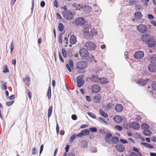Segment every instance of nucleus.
<instances>
[{
	"label": "nucleus",
	"mask_w": 156,
	"mask_h": 156,
	"mask_svg": "<svg viewBox=\"0 0 156 156\" xmlns=\"http://www.w3.org/2000/svg\"><path fill=\"white\" fill-rule=\"evenodd\" d=\"M43 148H44V145H43L42 144L41 145V147H40V151H39L40 154H41L42 153V152L43 151Z\"/></svg>",
	"instance_id": "052dcab7"
},
{
	"label": "nucleus",
	"mask_w": 156,
	"mask_h": 156,
	"mask_svg": "<svg viewBox=\"0 0 156 156\" xmlns=\"http://www.w3.org/2000/svg\"><path fill=\"white\" fill-rule=\"evenodd\" d=\"M83 77V75H80L78 76L76 78L77 86L79 87H81L84 84Z\"/></svg>",
	"instance_id": "39448f33"
},
{
	"label": "nucleus",
	"mask_w": 156,
	"mask_h": 156,
	"mask_svg": "<svg viewBox=\"0 0 156 156\" xmlns=\"http://www.w3.org/2000/svg\"><path fill=\"white\" fill-rule=\"evenodd\" d=\"M86 100L89 102H90L91 101V100L90 99V96H89L87 95L86 96Z\"/></svg>",
	"instance_id": "e2e57ef3"
},
{
	"label": "nucleus",
	"mask_w": 156,
	"mask_h": 156,
	"mask_svg": "<svg viewBox=\"0 0 156 156\" xmlns=\"http://www.w3.org/2000/svg\"><path fill=\"white\" fill-rule=\"evenodd\" d=\"M53 107L52 106H51L49 108L48 110V118L50 117L52 111Z\"/></svg>",
	"instance_id": "2f4dec72"
},
{
	"label": "nucleus",
	"mask_w": 156,
	"mask_h": 156,
	"mask_svg": "<svg viewBox=\"0 0 156 156\" xmlns=\"http://www.w3.org/2000/svg\"><path fill=\"white\" fill-rule=\"evenodd\" d=\"M87 114L89 116L93 118L96 119V116L95 115L91 112H88Z\"/></svg>",
	"instance_id": "58836bf2"
},
{
	"label": "nucleus",
	"mask_w": 156,
	"mask_h": 156,
	"mask_svg": "<svg viewBox=\"0 0 156 156\" xmlns=\"http://www.w3.org/2000/svg\"><path fill=\"white\" fill-rule=\"evenodd\" d=\"M101 97V95L100 94H98L95 95L94 98V102L96 103H100Z\"/></svg>",
	"instance_id": "f3484780"
},
{
	"label": "nucleus",
	"mask_w": 156,
	"mask_h": 156,
	"mask_svg": "<svg viewBox=\"0 0 156 156\" xmlns=\"http://www.w3.org/2000/svg\"><path fill=\"white\" fill-rule=\"evenodd\" d=\"M90 31L93 34V35H95L97 34V31L96 30L95 28H92L90 29Z\"/></svg>",
	"instance_id": "de8ad7c7"
},
{
	"label": "nucleus",
	"mask_w": 156,
	"mask_h": 156,
	"mask_svg": "<svg viewBox=\"0 0 156 156\" xmlns=\"http://www.w3.org/2000/svg\"><path fill=\"white\" fill-rule=\"evenodd\" d=\"M2 89L3 90H6L7 89V84H4L2 86Z\"/></svg>",
	"instance_id": "69168bd1"
},
{
	"label": "nucleus",
	"mask_w": 156,
	"mask_h": 156,
	"mask_svg": "<svg viewBox=\"0 0 156 156\" xmlns=\"http://www.w3.org/2000/svg\"><path fill=\"white\" fill-rule=\"evenodd\" d=\"M99 80L101 83L104 84H106L109 82V81L108 79L106 78H105L104 77L99 78Z\"/></svg>",
	"instance_id": "4be33fe9"
},
{
	"label": "nucleus",
	"mask_w": 156,
	"mask_h": 156,
	"mask_svg": "<svg viewBox=\"0 0 156 156\" xmlns=\"http://www.w3.org/2000/svg\"><path fill=\"white\" fill-rule=\"evenodd\" d=\"M69 42L72 44H76V39L74 35H72L71 36L69 39Z\"/></svg>",
	"instance_id": "6ab92c4d"
},
{
	"label": "nucleus",
	"mask_w": 156,
	"mask_h": 156,
	"mask_svg": "<svg viewBox=\"0 0 156 156\" xmlns=\"http://www.w3.org/2000/svg\"><path fill=\"white\" fill-rule=\"evenodd\" d=\"M62 52L63 56L64 58H66L67 57L66 52V50L64 48H62Z\"/></svg>",
	"instance_id": "a19ab883"
},
{
	"label": "nucleus",
	"mask_w": 156,
	"mask_h": 156,
	"mask_svg": "<svg viewBox=\"0 0 156 156\" xmlns=\"http://www.w3.org/2000/svg\"><path fill=\"white\" fill-rule=\"evenodd\" d=\"M26 80H27L28 82L30 81V79L29 76H27L25 78H23V81L24 82H25Z\"/></svg>",
	"instance_id": "bf43d9fd"
},
{
	"label": "nucleus",
	"mask_w": 156,
	"mask_h": 156,
	"mask_svg": "<svg viewBox=\"0 0 156 156\" xmlns=\"http://www.w3.org/2000/svg\"><path fill=\"white\" fill-rule=\"evenodd\" d=\"M14 101H13L6 102V105L8 106H9L12 104Z\"/></svg>",
	"instance_id": "3c124183"
},
{
	"label": "nucleus",
	"mask_w": 156,
	"mask_h": 156,
	"mask_svg": "<svg viewBox=\"0 0 156 156\" xmlns=\"http://www.w3.org/2000/svg\"><path fill=\"white\" fill-rule=\"evenodd\" d=\"M83 8L84 12L86 13H89L91 11V7L89 5H84Z\"/></svg>",
	"instance_id": "2eb2a0df"
},
{
	"label": "nucleus",
	"mask_w": 156,
	"mask_h": 156,
	"mask_svg": "<svg viewBox=\"0 0 156 156\" xmlns=\"http://www.w3.org/2000/svg\"><path fill=\"white\" fill-rule=\"evenodd\" d=\"M89 131L92 132H96L97 131V129L95 127H92L89 128Z\"/></svg>",
	"instance_id": "4c0bfd02"
},
{
	"label": "nucleus",
	"mask_w": 156,
	"mask_h": 156,
	"mask_svg": "<svg viewBox=\"0 0 156 156\" xmlns=\"http://www.w3.org/2000/svg\"><path fill=\"white\" fill-rule=\"evenodd\" d=\"M133 151H135V152H137V153L140 156H141V153L139 151V149L138 148H137L136 147H134L133 148Z\"/></svg>",
	"instance_id": "c03bdc74"
},
{
	"label": "nucleus",
	"mask_w": 156,
	"mask_h": 156,
	"mask_svg": "<svg viewBox=\"0 0 156 156\" xmlns=\"http://www.w3.org/2000/svg\"><path fill=\"white\" fill-rule=\"evenodd\" d=\"M144 134L147 136H149L151 134V132L148 129H145L143 131Z\"/></svg>",
	"instance_id": "72a5a7b5"
},
{
	"label": "nucleus",
	"mask_w": 156,
	"mask_h": 156,
	"mask_svg": "<svg viewBox=\"0 0 156 156\" xmlns=\"http://www.w3.org/2000/svg\"><path fill=\"white\" fill-rule=\"evenodd\" d=\"M141 127L143 129H148L149 128V126L145 123H143L141 125Z\"/></svg>",
	"instance_id": "473e14b6"
},
{
	"label": "nucleus",
	"mask_w": 156,
	"mask_h": 156,
	"mask_svg": "<svg viewBox=\"0 0 156 156\" xmlns=\"http://www.w3.org/2000/svg\"><path fill=\"white\" fill-rule=\"evenodd\" d=\"M58 55L60 60L62 62H63L64 60L61 55V53L59 52Z\"/></svg>",
	"instance_id": "4d7b16f0"
},
{
	"label": "nucleus",
	"mask_w": 156,
	"mask_h": 156,
	"mask_svg": "<svg viewBox=\"0 0 156 156\" xmlns=\"http://www.w3.org/2000/svg\"><path fill=\"white\" fill-rule=\"evenodd\" d=\"M63 35V34H60L59 35L58 37V42L60 44H62V35Z\"/></svg>",
	"instance_id": "79ce46f5"
},
{
	"label": "nucleus",
	"mask_w": 156,
	"mask_h": 156,
	"mask_svg": "<svg viewBox=\"0 0 156 156\" xmlns=\"http://www.w3.org/2000/svg\"><path fill=\"white\" fill-rule=\"evenodd\" d=\"M148 17L149 19H152L154 18V16L151 14H148Z\"/></svg>",
	"instance_id": "680f3d73"
},
{
	"label": "nucleus",
	"mask_w": 156,
	"mask_h": 156,
	"mask_svg": "<svg viewBox=\"0 0 156 156\" xmlns=\"http://www.w3.org/2000/svg\"><path fill=\"white\" fill-rule=\"evenodd\" d=\"M112 134L111 133L108 132L107 134L105 137V141L107 143L109 144L111 143V140H110V138L112 137Z\"/></svg>",
	"instance_id": "ddd939ff"
},
{
	"label": "nucleus",
	"mask_w": 156,
	"mask_h": 156,
	"mask_svg": "<svg viewBox=\"0 0 156 156\" xmlns=\"http://www.w3.org/2000/svg\"><path fill=\"white\" fill-rule=\"evenodd\" d=\"M87 147V141L86 140H83L81 142V147L82 148H86Z\"/></svg>",
	"instance_id": "f704fd0d"
},
{
	"label": "nucleus",
	"mask_w": 156,
	"mask_h": 156,
	"mask_svg": "<svg viewBox=\"0 0 156 156\" xmlns=\"http://www.w3.org/2000/svg\"><path fill=\"white\" fill-rule=\"evenodd\" d=\"M87 64L85 62L79 61L76 63V68L78 70H83L87 67Z\"/></svg>",
	"instance_id": "f03ea898"
},
{
	"label": "nucleus",
	"mask_w": 156,
	"mask_h": 156,
	"mask_svg": "<svg viewBox=\"0 0 156 156\" xmlns=\"http://www.w3.org/2000/svg\"><path fill=\"white\" fill-rule=\"evenodd\" d=\"M141 144L148 148L152 149L154 148V147L151 144L147 143L142 142Z\"/></svg>",
	"instance_id": "a878e982"
},
{
	"label": "nucleus",
	"mask_w": 156,
	"mask_h": 156,
	"mask_svg": "<svg viewBox=\"0 0 156 156\" xmlns=\"http://www.w3.org/2000/svg\"><path fill=\"white\" fill-rule=\"evenodd\" d=\"M135 17L139 19H140L143 16L141 13L140 12H137L134 14Z\"/></svg>",
	"instance_id": "bb28decb"
},
{
	"label": "nucleus",
	"mask_w": 156,
	"mask_h": 156,
	"mask_svg": "<svg viewBox=\"0 0 156 156\" xmlns=\"http://www.w3.org/2000/svg\"><path fill=\"white\" fill-rule=\"evenodd\" d=\"M119 141V138L117 136H113L112 137L111 142L112 144H115Z\"/></svg>",
	"instance_id": "5701e85b"
},
{
	"label": "nucleus",
	"mask_w": 156,
	"mask_h": 156,
	"mask_svg": "<svg viewBox=\"0 0 156 156\" xmlns=\"http://www.w3.org/2000/svg\"><path fill=\"white\" fill-rule=\"evenodd\" d=\"M144 53L143 51H139L135 52L134 55V57L136 59H140L143 58Z\"/></svg>",
	"instance_id": "0eeeda50"
},
{
	"label": "nucleus",
	"mask_w": 156,
	"mask_h": 156,
	"mask_svg": "<svg viewBox=\"0 0 156 156\" xmlns=\"http://www.w3.org/2000/svg\"><path fill=\"white\" fill-rule=\"evenodd\" d=\"M132 127L134 129L137 130L140 128L139 124L136 122H133L131 124Z\"/></svg>",
	"instance_id": "a211bd4d"
},
{
	"label": "nucleus",
	"mask_w": 156,
	"mask_h": 156,
	"mask_svg": "<svg viewBox=\"0 0 156 156\" xmlns=\"http://www.w3.org/2000/svg\"><path fill=\"white\" fill-rule=\"evenodd\" d=\"M76 136H77L75 134L72 135L69 138L70 142L71 143L73 142L76 138Z\"/></svg>",
	"instance_id": "c9c22d12"
},
{
	"label": "nucleus",
	"mask_w": 156,
	"mask_h": 156,
	"mask_svg": "<svg viewBox=\"0 0 156 156\" xmlns=\"http://www.w3.org/2000/svg\"><path fill=\"white\" fill-rule=\"evenodd\" d=\"M151 140L152 141L156 142V137L153 136L151 138Z\"/></svg>",
	"instance_id": "774afa93"
},
{
	"label": "nucleus",
	"mask_w": 156,
	"mask_h": 156,
	"mask_svg": "<svg viewBox=\"0 0 156 156\" xmlns=\"http://www.w3.org/2000/svg\"><path fill=\"white\" fill-rule=\"evenodd\" d=\"M137 29L140 32L144 33L147 31V28L145 24H142L137 27Z\"/></svg>",
	"instance_id": "1a4fd4ad"
},
{
	"label": "nucleus",
	"mask_w": 156,
	"mask_h": 156,
	"mask_svg": "<svg viewBox=\"0 0 156 156\" xmlns=\"http://www.w3.org/2000/svg\"><path fill=\"white\" fill-rule=\"evenodd\" d=\"M141 41L147 44L148 46L150 48L155 47L156 42L153 37H151L149 34H143L141 37Z\"/></svg>",
	"instance_id": "f257e3e1"
},
{
	"label": "nucleus",
	"mask_w": 156,
	"mask_h": 156,
	"mask_svg": "<svg viewBox=\"0 0 156 156\" xmlns=\"http://www.w3.org/2000/svg\"><path fill=\"white\" fill-rule=\"evenodd\" d=\"M99 78L97 75H94L90 77V80L92 81L97 83L98 82Z\"/></svg>",
	"instance_id": "412c9836"
},
{
	"label": "nucleus",
	"mask_w": 156,
	"mask_h": 156,
	"mask_svg": "<svg viewBox=\"0 0 156 156\" xmlns=\"http://www.w3.org/2000/svg\"><path fill=\"white\" fill-rule=\"evenodd\" d=\"M91 90L92 92L97 93L100 91L101 87L97 84H94L92 86Z\"/></svg>",
	"instance_id": "f8f14e48"
},
{
	"label": "nucleus",
	"mask_w": 156,
	"mask_h": 156,
	"mask_svg": "<svg viewBox=\"0 0 156 156\" xmlns=\"http://www.w3.org/2000/svg\"><path fill=\"white\" fill-rule=\"evenodd\" d=\"M99 112L101 115L105 118H107L108 117V114L104 112L101 109H100Z\"/></svg>",
	"instance_id": "cd10ccee"
},
{
	"label": "nucleus",
	"mask_w": 156,
	"mask_h": 156,
	"mask_svg": "<svg viewBox=\"0 0 156 156\" xmlns=\"http://www.w3.org/2000/svg\"><path fill=\"white\" fill-rule=\"evenodd\" d=\"M151 89L152 90H150V92H152L153 90H154L156 91V82L154 81L152 83L151 85Z\"/></svg>",
	"instance_id": "c85d7f7f"
},
{
	"label": "nucleus",
	"mask_w": 156,
	"mask_h": 156,
	"mask_svg": "<svg viewBox=\"0 0 156 156\" xmlns=\"http://www.w3.org/2000/svg\"><path fill=\"white\" fill-rule=\"evenodd\" d=\"M115 128L117 130L119 131H122V126L119 125H116L115 126Z\"/></svg>",
	"instance_id": "37998d69"
},
{
	"label": "nucleus",
	"mask_w": 156,
	"mask_h": 156,
	"mask_svg": "<svg viewBox=\"0 0 156 156\" xmlns=\"http://www.w3.org/2000/svg\"><path fill=\"white\" fill-rule=\"evenodd\" d=\"M45 5V2L44 1H42L40 3V6L42 7H44Z\"/></svg>",
	"instance_id": "0e129e2a"
},
{
	"label": "nucleus",
	"mask_w": 156,
	"mask_h": 156,
	"mask_svg": "<svg viewBox=\"0 0 156 156\" xmlns=\"http://www.w3.org/2000/svg\"><path fill=\"white\" fill-rule=\"evenodd\" d=\"M94 9V11L95 12H98L99 13L101 11L100 10V8L96 4H94L93 5Z\"/></svg>",
	"instance_id": "c756f323"
},
{
	"label": "nucleus",
	"mask_w": 156,
	"mask_h": 156,
	"mask_svg": "<svg viewBox=\"0 0 156 156\" xmlns=\"http://www.w3.org/2000/svg\"><path fill=\"white\" fill-rule=\"evenodd\" d=\"M141 119V117L140 116H137L136 118V120L137 121H140Z\"/></svg>",
	"instance_id": "338daca9"
},
{
	"label": "nucleus",
	"mask_w": 156,
	"mask_h": 156,
	"mask_svg": "<svg viewBox=\"0 0 156 156\" xmlns=\"http://www.w3.org/2000/svg\"><path fill=\"white\" fill-rule=\"evenodd\" d=\"M120 141L123 144H127L128 142V141L127 140L122 139H120Z\"/></svg>",
	"instance_id": "864d4df0"
},
{
	"label": "nucleus",
	"mask_w": 156,
	"mask_h": 156,
	"mask_svg": "<svg viewBox=\"0 0 156 156\" xmlns=\"http://www.w3.org/2000/svg\"><path fill=\"white\" fill-rule=\"evenodd\" d=\"M64 26L63 24L62 23H59L58 24V29L60 31H62L64 29Z\"/></svg>",
	"instance_id": "7c9ffc66"
},
{
	"label": "nucleus",
	"mask_w": 156,
	"mask_h": 156,
	"mask_svg": "<svg viewBox=\"0 0 156 156\" xmlns=\"http://www.w3.org/2000/svg\"><path fill=\"white\" fill-rule=\"evenodd\" d=\"M79 54L81 57L84 58L87 57L89 55V53L87 50L84 48L80 50Z\"/></svg>",
	"instance_id": "423d86ee"
},
{
	"label": "nucleus",
	"mask_w": 156,
	"mask_h": 156,
	"mask_svg": "<svg viewBox=\"0 0 156 156\" xmlns=\"http://www.w3.org/2000/svg\"><path fill=\"white\" fill-rule=\"evenodd\" d=\"M66 68L67 69L68 71L70 72H71L72 70L70 66L68 64H66Z\"/></svg>",
	"instance_id": "6e6d98bb"
},
{
	"label": "nucleus",
	"mask_w": 156,
	"mask_h": 156,
	"mask_svg": "<svg viewBox=\"0 0 156 156\" xmlns=\"http://www.w3.org/2000/svg\"><path fill=\"white\" fill-rule=\"evenodd\" d=\"M86 22L83 18L79 17L76 18L75 20V23L77 26H82Z\"/></svg>",
	"instance_id": "6e6552de"
},
{
	"label": "nucleus",
	"mask_w": 156,
	"mask_h": 156,
	"mask_svg": "<svg viewBox=\"0 0 156 156\" xmlns=\"http://www.w3.org/2000/svg\"><path fill=\"white\" fill-rule=\"evenodd\" d=\"M137 83L141 86H144L146 84V81L144 79H140L138 80Z\"/></svg>",
	"instance_id": "393cba45"
},
{
	"label": "nucleus",
	"mask_w": 156,
	"mask_h": 156,
	"mask_svg": "<svg viewBox=\"0 0 156 156\" xmlns=\"http://www.w3.org/2000/svg\"><path fill=\"white\" fill-rule=\"evenodd\" d=\"M37 153V151L35 147H34L32 150V154L33 155H35Z\"/></svg>",
	"instance_id": "09e8293b"
},
{
	"label": "nucleus",
	"mask_w": 156,
	"mask_h": 156,
	"mask_svg": "<svg viewBox=\"0 0 156 156\" xmlns=\"http://www.w3.org/2000/svg\"><path fill=\"white\" fill-rule=\"evenodd\" d=\"M151 61L153 63L156 62V55H154L151 58Z\"/></svg>",
	"instance_id": "a18cd8bd"
},
{
	"label": "nucleus",
	"mask_w": 156,
	"mask_h": 156,
	"mask_svg": "<svg viewBox=\"0 0 156 156\" xmlns=\"http://www.w3.org/2000/svg\"><path fill=\"white\" fill-rule=\"evenodd\" d=\"M34 6V0H33L32 1V7L31 8V12L32 13L33 12Z\"/></svg>",
	"instance_id": "5fc2aeb1"
},
{
	"label": "nucleus",
	"mask_w": 156,
	"mask_h": 156,
	"mask_svg": "<svg viewBox=\"0 0 156 156\" xmlns=\"http://www.w3.org/2000/svg\"><path fill=\"white\" fill-rule=\"evenodd\" d=\"M69 63L71 67H73V63L72 60L70 59L69 61Z\"/></svg>",
	"instance_id": "603ef678"
},
{
	"label": "nucleus",
	"mask_w": 156,
	"mask_h": 156,
	"mask_svg": "<svg viewBox=\"0 0 156 156\" xmlns=\"http://www.w3.org/2000/svg\"><path fill=\"white\" fill-rule=\"evenodd\" d=\"M9 71L8 68V66L7 65H6L4 68V70L3 71V72L4 73H6L9 72Z\"/></svg>",
	"instance_id": "49530a36"
},
{
	"label": "nucleus",
	"mask_w": 156,
	"mask_h": 156,
	"mask_svg": "<svg viewBox=\"0 0 156 156\" xmlns=\"http://www.w3.org/2000/svg\"><path fill=\"white\" fill-rule=\"evenodd\" d=\"M87 36L90 37L89 38V39H91L92 38H93L94 36L93 34H92L90 30H88V32L87 33Z\"/></svg>",
	"instance_id": "ea45409f"
},
{
	"label": "nucleus",
	"mask_w": 156,
	"mask_h": 156,
	"mask_svg": "<svg viewBox=\"0 0 156 156\" xmlns=\"http://www.w3.org/2000/svg\"><path fill=\"white\" fill-rule=\"evenodd\" d=\"M84 47L87 48V50L90 51L94 50L96 48V45L94 43L91 41H88L85 43Z\"/></svg>",
	"instance_id": "7ed1b4c3"
},
{
	"label": "nucleus",
	"mask_w": 156,
	"mask_h": 156,
	"mask_svg": "<svg viewBox=\"0 0 156 156\" xmlns=\"http://www.w3.org/2000/svg\"><path fill=\"white\" fill-rule=\"evenodd\" d=\"M148 69L151 72H154L156 71V64L152 63L148 66Z\"/></svg>",
	"instance_id": "9b49d317"
},
{
	"label": "nucleus",
	"mask_w": 156,
	"mask_h": 156,
	"mask_svg": "<svg viewBox=\"0 0 156 156\" xmlns=\"http://www.w3.org/2000/svg\"><path fill=\"white\" fill-rule=\"evenodd\" d=\"M123 127L125 129L128 130L131 127V126L129 123H125L123 125Z\"/></svg>",
	"instance_id": "e433bc0d"
},
{
	"label": "nucleus",
	"mask_w": 156,
	"mask_h": 156,
	"mask_svg": "<svg viewBox=\"0 0 156 156\" xmlns=\"http://www.w3.org/2000/svg\"><path fill=\"white\" fill-rule=\"evenodd\" d=\"M115 147L116 149L120 152H123L124 150V147L121 144H118L115 145Z\"/></svg>",
	"instance_id": "4468645a"
},
{
	"label": "nucleus",
	"mask_w": 156,
	"mask_h": 156,
	"mask_svg": "<svg viewBox=\"0 0 156 156\" xmlns=\"http://www.w3.org/2000/svg\"><path fill=\"white\" fill-rule=\"evenodd\" d=\"M113 106L114 104L112 103L111 102H109L107 104H104L103 105V107L107 110L111 109L112 107Z\"/></svg>",
	"instance_id": "dca6fc26"
},
{
	"label": "nucleus",
	"mask_w": 156,
	"mask_h": 156,
	"mask_svg": "<svg viewBox=\"0 0 156 156\" xmlns=\"http://www.w3.org/2000/svg\"><path fill=\"white\" fill-rule=\"evenodd\" d=\"M90 131L88 129H85L82 130L81 132L76 135L77 136L81 137L83 136L87 135L90 133Z\"/></svg>",
	"instance_id": "9d476101"
},
{
	"label": "nucleus",
	"mask_w": 156,
	"mask_h": 156,
	"mask_svg": "<svg viewBox=\"0 0 156 156\" xmlns=\"http://www.w3.org/2000/svg\"><path fill=\"white\" fill-rule=\"evenodd\" d=\"M123 109V107L122 105L117 104L115 106V109L118 112H121Z\"/></svg>",
	"instance_id": "aec40b11"
},
{
	"label": "nucleus",
	"mask_w": 156,
	"mask_h": 156,
	"mask_svg": "<svg viewBox=\"0 0 156 156\" xmlns=\"http://www.w3.org/2000/svg\"><path fill=\"white\" fill-rule=\"evenodd\" d=\"M114 120L115 121L118 123H120L122 121V118L121 116L119 115H116L113 118Z\"/></svg>",
	"instance_id": "b1692460"
},
{
	"label": "nucleus",
	"mask_w": 156,
	"mask_h": 156,
	"mask_svg": "<svg viewBox=\"0 0 156 156\" xmlns=\"http://www.w3.org/2000/svg\"><path fill=\"white\" fill-rule=\"evenodd\" d=\"M64 17L67 20H71L73 19V15L71 11H66L63 12Z\"/></svg>",
	"instance_id": "20e7f679"
},
{
	"label": "nucleus",
	"mask_w": 156,
	"mask_h": 156,
	"mask_svg": "<svg viewBox=\"0 0 156 156\" xmlns=\"http://www.w3.org/2000/svg\"><path fill=\"white\" fill-rule=\"evenodd\" d=\"M71 118L72 119L74 120H76L77 118V116L75 114L73 115H72Z\"/></svg>",
	"instance_id": "13d9d810"
},
{
	"label": "nucleus",
	"mask_w": 156,
	"mask_h": 156,
	"mask_svg": "<svg viewBox=\"0 0 156 156\" xmlns=\"http://www.w3.org/2000/svg\"><path fill=\"white\" fill-rule=\"evenodd\" d=\"M56 130L57 134V135H58L59 133V127L57 122L56 123Z\"/></svg>",
	"instance_id": "8fccbe9b"
}]
</instances>
